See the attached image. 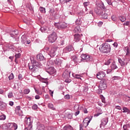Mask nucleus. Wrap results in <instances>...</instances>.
Wrapping results in <instances>:
<instances>
[{"instance_id":"obj_25","label":"nucleus","mask_w":130,"mask_h":130,"mask_svg":"<svg viewBox=\"0 0 130 130\" xmlns=\"http://www.w3.org/2000/svg\"><path fill=\"white\" fill-rule=\"evenodd\" d=\"M50 72H48L50 75H52L55 73V69L53 67H50Z\"/></svg>"},{"instance_id":"obj_13","label":"nucleus","mask_w":130,"mask_h":130,"mask_svg":"<svg viewBox=\"0 0 130 130\" xmlns=\"http://www.w3.org/2000/svg\"><path fill=\"white\" fill-rule=\"evenodd\" d=\"M57 48L58 47L55 46V47H52V48L51 49V50L50 51V56L51 57H53L55 55V52H56V50H57Z\"/></svg>"},{"instance_id":"obj_52","label":"nucleus","mask_w":130,"mask_h":130,"mask_svg":"<svg viewBox=\"0 0 130 130\" xmlns=\"http://www.w3.org/2000/svg\"><path fill=\"white\" fill-rule=\"evenodd\" d=\"M83 5L84 7L86 8V7H88L89 5H90V3L89 2H84Z\"/></svg>"},{"instance_id":"obj_3","label":"nucleus","mask_w":130,"mask_h":130,"mask_svg":"<svg viewBox=\"0 0 130 130\" xmlns=\"http://www.w3.org/2000/svg\"><path fill=\"white\" fill-rule=\"evenodd\" d=\"M33 121L30 117H25L24 118V125L26 126L25 130H32V123Z\"/></svg>"},{"instance_id":"obj_53","label":"nucleus","mask_w":130,"mask_h":130,"mask_svg":"<svg viewBox=\"0 0 130 130\" xmlns=\"http://www.w3.org/2000/svg\"><path fill=\"white\" fill-rule=\"evenodd\" d=\"M38 108V106H37V105H34L32 106V109H34V110H36V109H37V108Z\"/></svg>"},{"instance_id":"obj_38","label":"nucleus","mask_w":130,"mask_h":130,"mask_svg":"<svg viewBox=\"0 0 130 130\" xmlns=\"http://www.w3.org/2000/svg\"><path fill=\"white\" fill-rule=\"evenodd\" d=\"M6 108H7V107L5 106V105H3V104L0 105V109H1V110H5V109H6Z\"/></svg>"},{"instance_id":"obj_35","label":"nucleus","mask_w":130,"mask_h":130,"mask_svg":"<svg viewBox=\"0 0 130 130\" xmlns=\"http://www.w3.org/2000/svg\"><path fill=\"white\" fill-rule=\"evenodd\" d=\"M64 130H73V127L71 125L65 126L64 127Z\"/></svg>"},{"instance_id":"obj_31","label":"nucleus","mask_w":130,"mask_h":130,"mask_svg":"<svg viewBox=\"0 0 130 130\" xmlns=\"http://www.w3.org/2000/svg\"><path fill=\"white\" fill-rule=\"evenodd\" d=\"M76 24L77 26H80V25L82 24V20H81L80 18L77 19L76 21Z\"/></svg>"},{"instance_id":"obj_64","label":"nucleus","mask_w":130,"mask_h":130,"mask_svg":"<svg viewBox=\"0 0 130 130\" xmlns=\"http://www.w3.org/2000/svg\"><path fill=\"white\" fill-rule=\"evenodd\" d=\"M113 46H114V47H117V45H118L117 43L115 42L114 44H113Z\"/></svg>"},{"instance_id":"obj_48","label":"nucleus","mask_w":130,"mask_h":130,"mask_svg":"<svg viewBox=\"0 0 130 130\" xmlns=\"http://www.w3.org/2000/svg\"><path fill=\"white\" fill-rule=\"evenodd\" d=\"M119 19L120 21H121V22H124V21L126 20V18H125V17H120Z\"/></svg>"},{"instance_id":"obj_22","label":"nucleus","mask_w":130,"mask_h":130,"mask_svg":"<svg viewBox=\"0 0 130 130\" xmlns=\"http://www.w3.org/2000/svg\"><path fill=\"white\" fill-rule=\"evenodd\" d=\"M54 62L55 64H58V66H59V64H61V63H62V60H61V59L56 58L54 60Z\"/></svg>"},{"instance_id":"obj_51","label":"nucleus","mask_w":130,"mask_h":130,"mask_svg":"<svg viewBox=\"0 0 130 130\" xmlns=\"http://www.w3.org/2000/svg\"><path fill=\"white\" fill-rule=\"evenodd\" d=\"M106 2H107L108 5H109V6H112V2H111V0H106Z\"/></svg>"},{"instance_id":"obj_19","label":"nucleus","mask_w":130,"mask_h":130,"mask_svg":"<svg viewBox=\"0 0 130 130\" xmlns=\"http://www.w3.org/2000/svg\"><path fill=\"white\" fill-rule=\"evenodd\" d=\"M118 61L120 63V64H121V67H124V66H126V64H127V63H126L125 62V60L124 59H121L120 58H118Z\"/></svg>"},{"instance_id":"obj_23","label":"nucleus","mask_w":130,"mask_h":130,"mask_svg":"<svg viewBox=\"0 0 130 130\" xmlns=\"http://www.w3.org/2000/svg\"><path fill=\"white\" fill-rule=\"evenodd\" d=\"M123 113H127V114H130V110L126 107H123L122 108Z\"/></svg>"},{"instance_id":"obj_10","label":"nucleus","mask_w":130,"mask_h":130,"mask_svg":"<svg viewBox=\"0 0 130 130\" xmlns=\"http://www.w3.org/2000/svg\"><path fill=\"white\" fill-rule=\"evenodd\" d=\"M81 58L82 59H84V61H86L87 62H90V61H92V60L93 59L92 57L86 54H81Z\"/></svg>"},{"instance_id":"obj_2","label":"nucleus","mask_w":130,"mask_h":130,"mask_svg":"<svg viewBox=\"0 0 130 130\" xmlns=\"http://www.w3.org/2000/svg\"><path fill=\"white\" fill-rule=\"evenodd\" d=\"M28 67L31 72H35L37 69L36 67H39V62L36 61L34 59H31V63L28 64Z\"/></svg>"},{"instance_id":"obj_8","label":"nucleus","mask_w":130,"mask_h":130,"mask_svg":"<svg viewBox=\"0 0 130 130\" xmlns=\"http://www.w3.org/2000/svg\"><path fill=\"white\" fill-rule=\"evenodd\" d=\"M99 89H101L102 90H105L107 88V81L106 79H103L101 81V83H100Z\"/></svg>"},{"instance_id":"obj_9","label":"nucleus","mask_w":130,"mask_h":130,"mask_svg":"<svg viewBox=\"0 0 130 130\" xmlns=\"http://www.w3.org/2000/svg\"><path fill=\"white\" fill-rule=\"evenodd\" d=\"M81 58L82 59H84V61H86L87 62H90V61H92V60L93 59L92 57L86 54H81Z\"/></svg>"},{"instance_id":"obj_47","label":"nucleus","mask_w":130,"mask_h":130,"mask_svg":"<svg viewBox=\"0 0 130 130\" xmlns=\"http://www.w3.org/2000/svg\"><path fill=\"white\" fill-rule=\"evenodd\" d=\"M103 112L102 110H100V113H98L96 114H95L94 115V116H95L96 117H97V116H99V115H100L101 114H102Z\"/></svg>"},{"instance_id":"obj_62","label":"nucleus","mask_w":130,"mask_h":130,"mask_svg":"<svg viewBox=\"0 0 130 130\" xmlns=\"http://www.w3.org/2000/svg\"><path fill=\"white\" fill-rule=\"evenodd\" d=\"M65 99H70V95L69 94H67L64 96Z\"/></svg>"},{"instance_id":"obj_34","label":"nucleus","mask_w":130,"mask_h":130,"mask_svg":"<svg viewBox=\"0 0 130 130\" xmlns=\"http://www.w3.org/2000/svg\"><path fill=\"white\" fill-rule=\"evenodd\" d=\"M80 109L81 110H82L83 112H84V113H88V111L87 110V108L85 107H81Z\"/></svg>"},{"instance_id":"obj_39","label":"nucleus","mask_w":130,"mask_h":130,"mask_svg":"<svg viewBox=\"0 0 130 130\" xmlns=\"http://www.w3.org/2000/svg\"><path fill=\"white\" fill-rule=\"evenodd\" d=\"M72 76L73 77H74V78H76V79H80V80H81V76H80L79 74L75 75L74 74H72Z\"/></svg>"},{"instance_id":"obj_18","label":"nucleus","mask_w":130,"mask_h":130,"mask_svg":"<svg viewBox=\"0 0 130 130\" xmlns=\"http://www.w3.org/2000/svg\"><path fill=\"white\" fill-rule=\"evenodd\" d=\"M37 59L38 60H40V61L45 60V58L42 54H38L37 55Z\"/></svg>"},{"instance_id":"obj_56","label":"nucleus","mask_w":130,"mask_h":130,"mask_svg":"<svg viewBox=\"0 0 130 130\" xmlns=\"http://www.w3.org/2000/svg\"><path fill=\"white\" fill-rule=\"evenodd\" d=\"M98 25L99 26V27H101L102 26V25H103V22L100 21L98 23Z\"/></svg>"},{"instance_id":"obj_59","label":"nucleus","mask_w":130,"mask_h":130,"mask_svg":"<svg viewBox=\"0 0 130 130\" xmlns=\"http://www.w3.org/2000/svg\"><path fill=\"white\" fill-rule=\"evenodd\" d=\"M49 94L52 96V97L53 96V91L51 90H49Z\"/></svg>"},{"instance_id":"obj_60","label":"nucleus","mask_w":130,"mask_h":130,"mask_svg":"<svg viewBox=\"0 0 130 130\" xmlns=\"http://www.w3.org/2000/svg\"><path fill=\"white\" fill-rule=\"evenodd\" d=\"M102 90H103V89H101L99 88V89L98 90V94H101L102 93Z\"/></svg>"},{"instance_id":"obj_49","label":"nucleus","mask_w":130,"mask_h":130,"mask_svg":"<svg viewBox=\"0 0 130 130\" xmlns=\"http://www.w3.org/2000/svg\"><path fill=\"white\" fill-rule=\"evenodd\" d=\"M8 98H13V97H14V96L13 95V92H10L8 93Z\"/></svg>"},{"instance_id":"obj_36","label":"nucleus","mask_w":130,"mask_h":130,"mask_svg":"<svg viewBox=\"0 0 130 130\" xmlns=\"http://www.w3.org/2000/svg\"><path fill=\"white\" fill-rule=\"evenodd\" d=\"M130 127L129 124H127L126 125H124L123 126V130H128V128Z\"/></svg>"},{"instance_id":"obj_16","label":"nucleus","mask_w":130,"mask_h":130,"mask_svg":"<svg viewBox=\"0 0 130 130\" xmlns=\"http://www.w3.org/2000/svg\"><path fill=\"white\" fill-rule=\"evenodd\" d=\"M94 12L99 16H103V12L102 11V9L99 8V7H95Z\"/></svg>"},{"instance_id":"obj_54","label":"nucleus","mask_w":130,"mask_h":130,"mask_svg":"<svg viewBox=\"0 0 130 130\" xmlns=\"http://www.w3.org/2000/svg\"><path fill=\"white\" fill-rule=\"evenodd\" d=\"M41 32H42V33H44V32H45V31H46V28H45L44 27H41Z\"/></svg>"},{"instance_id":"obj_58","label":"nucleus","mask_w":130,"mask_h":130,"mask_svg":"<svg viewBox=\"0 0 130 130\" xmlns=\"http://www.w3.org/2000/svg\"><path fill=\"white\" fill-rule=\"evenodd\" d=\"M126 51V55H127V54H129V50H128V48H125Z\"/></svg>"},{"instance_id":"obj_24","label":"nucleus","mask_w":130,"mask_h":130,"mask_svg":"<svg viewBox=\"0 0 130 130\" xmlns=\"http://www.w3.org/2000/svg\"><path fill=\"white\" fill-rule=\"evenodd\" d=\"M49 14H50V16L54 17V16H55V11H54V9H50L49 11Z\"/></svg>"},{"instance_id":"obj_4","label":"nucleus","mask_w":130,"mask_h":130,"mask_svg":"<svg viewBox=\"0 0 130 130\" xmlns=\"http://www.w3.org/2000/svg\"><path fill=\"white\" fill-rule=\"evenodd\" d=\"M70 77H71V71L66 70L63 73L62 78L66 79L65 82L66 83H71L72 81L71 80V79H70Z\"/></svg>"},{"instance_id":"obj_40","label":"nucleus","mask_w":130,"mask_h":130,"mask_svg":"<svg viewBox=\"0 0 130 130\" xmlns=\"http://www.w3.org/2000/svg\"><path fill=\"white\" fill-rule=\"evenodd\" d=\"M14 78H15V77L14 76V74H13V73H11L8 77V79L9 80H13V79H14Z\"/></svg>"},{"instance_id":"obj_55","label":"nucleus","mask_w":130,"mask_h":130,"mask_svg":"<svg viewBox=\"0 0 130 130\" xmlns=\"http://www.w3.org/2000/svg\"><path fill=\"white\" fill-rule=\"evenodd\" d=\"M49 130H56V127H49Z\"/></svg>"},{"instance_id":"obj_43","label":"nucleus","mask_w":130,"mask_h":130,"mask_svg":"<svg viewBox=\"0 0 130 130\" xmlns=\"http://www.w3.org/2000/svg\"><path fill=\"white\" fill-rule=\"evenodd\" d=\"M16 59H18V58H20L21 57V53H19L16 54L15 55Z\"/></svg>"},{"instance_id":"obj_32","label":"nucleus","mask_w":130,"mask_h":130,"mask_svg":"<svg viewBox=\"0 0 130 130\" xmlns=\"http://www.w3.org/2000/svg\"><path fill=\"white\" fill-rule=\"evenodd\" d=\"M111 70H115L117 68L116 64H115V62H113L111 66Z\"/></svg>"},{"instance_id":"obj_20","label":"nucleus","mask_w":130,"mask_h":130,"mask_svg":"<svg viewBox=\"0 0 130 130\" xmlns=\"http://www.w3.org/2000/svg\"><path fill=\"white\" fill-rule=\"evenodd\" d=\"M97 7L99 8L102 10H106V8H105V6H104V4L103 3V2H101V3H99L97 5Z\"/></svg>"},{"instance_id":"obj_50","label":"nucleus","mask_w":130,"mask_h":130,"mask_svg":"<svg viewBox=\"0 0 130 130\" xmlns=\"http://www.w3.org/2000/svg\"><path fill=\"white\" fill-rule=\"evenodd\" d=\"M18 79L19 80V81H22V80H23V76H22V74L18 75Z\"/></svg>"},{"instance_id":"obj_6","label":"nucleus","mask_w":130,"mask_h":130,"mask_svg":"<svg viewBox=\"0 0 130 130\" xmlns=\"http://www.w3.org/2000/svg\"><path fill=\"white\" fill-rule=\"evenodd\" d=\"M54 25L57 29H59L60 30L66 29L68 27V24L63 22H56L55 23Z\"/></svg>"},{"instance_id":"obj_30","label":"nucleus","mask_w":130,"mask_h":130,"mask_svg":"<svg viewBox=\"0 0 130 130\" xmlns=\"http://www.w3.org/2000/svg\"><path fill=\"white\" fill-rule=\"evenodd\" d=\"M72 0H59L60 4L62 5H64V4H67V3H70Z\"/></svg>"},{"instance_id":"obj_46","label":"nucleus","mask_w":130,"mask_h":130,"mask_svg":"<svg viewBox=\"0 0 130 130\" xmlns=\"http://www.w3.org/2000/svg\"><path fill=\"white\" fill-rule=\"evenodd\" d=\"M16 110H17L18 111H19L20 112V113H22V111H21V107L20 106H17L16 107ZM19 114V115H21V114Z\"/></svg>"},{"instance_id":"obj_14","label":"nucleus","mask_w":130,"mask_h":130,"mask_svg":"<svg viewBox=\"0 0 130 130\" xmlns=\"http://www.w3.org/2000/svg\"><path fill=\"white\" fill-rule=\"evenodd\" d=\"M108 123V118H104L101 120V124L100 125V127L101 128L102 126H105Z\"/></svg>"},{"instance_id":"obj_11","label":"nucleus","mask_w":130,"mask_h":130,"mask_svg":"<svg viewBox=\"0 0 130 130\" xmlns=\"http://www.w3.org/2000/svg\"><path fill=\"white\" fill-rule=\"evenodd\" d=\"M21 41L22 44H24V45H27V44H30L31 43V41L27 39V36L25 35L21 37Z\"/></svg>"},{"instance_id":"obj_61","label":"nucleus","mask_w":130,"mask_h":130,"mask_svg":"<svg viewBox=\"0 0 130 130\" xmlns=\"http://www.w3.org/2000/svg\"><path fill=\"white\" fill-rule=\"evenodd\" d=\"M10 36L11 37H13V38H15V37H16V35L14 34V33H11Z\"/></svg>"},{"instance_id":"obj_12","label":"nucleus","mask_w":130,"mask_h":130,"mask_svg":"<svg viewBox=\"0 0 130 130\" xmlns=\"http://www.w3.org/2000/svg\"><path fill=\"white\" fill-rule=\"evenodd\" d=\"M106 76V74H105V72L103 71H100L96 74V77L98 79H99V80H102V79L105 77Z\"/></svg>"},{"instance_id":"obj_29","label":"nucleus","mask_w":130,"mask_h":130,"mask_svg":"<svg viewBox=\"0 0 130 130\" xmlns=\"http://www.w3.org/2000/svg\"><path fill=\"white\" fill-rule=\"evenodd\" d=\"M48 107L49 108H50V109H52V110H55V108H54L53 104H52L51 103L48 104Z\"/></svg>"},{"instance_id":"obj_63","label":"nucleus","mask_w":130,"mask_h":130,"mask_svg":"<svg viewBox=\"0 0 130 130\" xmlns=\"http://www.w3.org/2000/svg\"><path fill=\"white\" fill-rule=\"evenodd\" d=\"M112 72V70L111 69H109L107 71V74H110Z\"/></svg>"},{"instance_id":"obj_21","label":"nucleus","mask_w":130,"mask_h":130,"mask_svg":"<svg viewBox=\"0 0 130 130\" xmlns=\"http://www.w3.org/2000/svg\"><path fill=\"white\" fill-rule=\"evenodd\" d=\"M74 32L75 33H81V27L80 25H77L75 27Z\"/></svg>"},{"instance_id":"obj_7","label":"nucleus","mask_w":130,"mask_h":130,"mask_svg":"<svg viewBox=\"0 0 130 130\" xmlns=\"http://www.w3.org/2000/svg\"><path fill=\"white\" fill-rule=\"evenodd\" d=\"M91 119L88 118H86L83 121L82 124H80V130H83V127H86L87 125H89Z\"/></svg>"},{"instance_id":"obj_57","label":"nucleus","mask_w":130,"mask_h":130,"mask_svg":"<svg viewBox=\"0 0 130 130\" xmlns=\"http://www.w3.org/2000/svg\"><path fill=\"white\" fill-rule=\"evenodd\" d=\"M116 109H118V110H121V107L119 106H116L115 107Z\"/></svg>"},{"instance_id":"obj_37","label":"nucleus","mask_w":130,"mask_h":130,"mask_svg":"<svg viewBox=\"0 0 130 130\" xmlns=\"http://www.w3.org/2000/svg\"><path fill=\"white\" fill-rule=\"evenodd\" d=\"M6 115L2 114L1 116H0V120H5L6 119Z\"/></svg>"},{"instance_id":"obj_17","label":"nucleus","mask_w":130,"mask_h":130,"mask_svg":"<svg viewBox=\"0 0 130 130\" xmlns=\"http://www.w3.org/2000/svg\"><path fill=\"white\" fill-rule=\"evenodd\" d=\"M74 49V48H73V46L69 45L67 46L65 48L63 49V52H65V53H67L68 52H70V51H72Z\"/></svg>"},{"instance_id":"obj_26","label":"nucleus","mask_w":130,"mask_h":130,"mask_svg":"<svg viewBox=\"0 0 130 130\" xmlns=\"http://www.w3.org/2000/svg\"><path fill=\"white\" fill-rule=\"evenodd\" d=\"M47 64L48 67H50V68H52L51 66L54 64V62H53V60H51L47 62Z\"/></svg>"},{"instance_id":"obj_41","label":"nucleus","mask_w":130,"mask_h":130,"mask_svg":"<svg viewBox=\"0 0 130 130\" xmlns=\"http://www.w3.org/2000/svg\"><path fill=\"white\" fill-rule=\"evenodd\" d=\"M111 62V59H109L105 62V64H106V66H109Z\"/></svg>"},{"instance_id":"obj_45","label":"nucleus","mask_w":130,"mask_h":130,"mask_svg":"<svg viewBox=\"0 0 130 130\" xmlns=\"http://www.w3.org/2000/svg\"><path fill=\"white\" fill-rule=\"evenodd\" d=\"M29 93H30V89L27 88L24 90V94H29Z\"/></svg>"},{"instance_id":"obj_42","label":"nucleus","mask_w":130,"mask_h":130,"mask_svg":"<svg viewBox=\"0 0 130 130\" xmlns=\"http://www.w3.org/2000/svg\"><path fill=\"white\" fill-rule=\"evenodd\" d=\"M39 11L41 13H45V8L43 7H40L39 8Z\"/></svg>"},{"instance_id":"obj_15","label":"nucleus","mask_w":130,"mask_h":130,"mask_svg":"<svg viewBox=\"0 0 130 130\" xmlns=\"http://www.w3.org/2000/svg\"><path fill=\"white\" fill-rule=\"evenodd\" d=\"M83 37V35L82 34H75L74 35V41H75V42H79V41H80L81 40V37Z\"/></svg>"},{"instance_id":"obj_28","label":"nucleus","mask_w":130,"mask_h":130,"mask_svg":"<svg viewBox=\"0 0 130 130\" xmlns=\"http://www.w3.org/2000/svg\"><path fill=\"white\" fill-rule=\"evenodd\" d=\"M72 60L75 62V63H78L79 62V59L77 56H74L72 57Z\"/></svg>"},{"instance_id":"obj_5","label":"nucleus","mask_w":130,"mask_h":130,"mask_svg":"<svg viewBox=\"0 0 130 130\" xmlns=\"http://www.w3.org/2000/svg\"><path fill=\"white\" fill-rule=\"evenodd\" d=\"M48 41L50 43H53L56 41V39H57V35H56V32H53L51 34L49 35L48 37Z\"/></svg>"},{"instance_id":"obj_44","label":"nucleus","mask_w":130,"mask_h":130,"mask_svg":"<svg viewBox=\"0 0 130 130\" xmlns=\"http://www.w3.org/2000/svg\"><path fill=\"white\" fill-rule=\"evenodd\" d=\"M35 92L37 94H38V95H42V91H40L38 90H37L36 88H35Z\"/></svg>"},{"instance_id":"obj_27","label":"nucleus","mask_w":130,"mask_h":130,"mask_svg":"<svg viewBox=\"0 0 130 130\" xmlns=\"http://www.w3.org/2000/svg\"><path fill=\"white\" fill-rule=\"evenodd\" d=\"M39 130H45V126L44 124H40L38 127Z\"/></svg>"},{"instance_id":"obj_33","label":"nucleus","mask_w":130,"mask_h":130,"mask_svg":"<svg viewBox=\"0 0 130 130\" xmlns=\"http://www.w3.org/2000/svg\"><path fill=\"white\" fill-rule=\"evenodd\" d=\"M48 78H42L41 79V82H42V83H45V84H46L47 85L48 84Z\"/></svg>"},{"instance_id":"obj_1","label":"nucleus","mask_w":130,"mask_h":130,"mask_svg":"<svg viewBox=\"0 0 130 130\" xmlns=\"http://www.w3.org/2000/svg\"><path fill=\"white\" fill-rule=\"evenodd\" d=\"M100 50L103 53H109L111 51V47L109 44H103L100 47Z\"/></svg>"}]
</instances>
